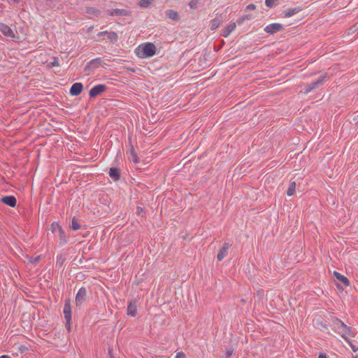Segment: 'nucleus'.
<instances>
[{"instance_id": "obj_1", "label": "nucleus", "mask_w": 358, "mask_h": 358, "mask_svg": "<svg viewBox=\"0 0 358 358\" xmlns=\"http://www.w3.org/2000/svg\"><path fill=\"white\" fill-rule=\"evenodd\" d=\"M333 329L343 339L348 343H350V338L354 337L350 327L346 325L343 321L339 319H334L332 322Z\"/></svg>"}, {"instance_id": "obj_2", "label": "nucleus", "mask_w": 358, "mask_h": 358, "mask_svg": "<svg viewBox=\"0 0 358 358\" xmlns=\"http://www.w3.org/2000/svg\"><path fill=\"white\" fill-rule=\"evenodd\" d=\"M157 51L156 46L150 42L140 44L135 50V53L138 57L145 59L151 57L155 55Z\"/></svg>"}, {"instance_id": "obj_3", "label": "nucleus", "mask_w": 358, "mask_h": 358, "mask_svg": "<svg viewBox=\"0 0 358 358\" xmlns=\"http://www.w3.org/2000/svg\"><path fill=\"white\" fill-rule=\"evenodd\" d=\"M63 313L66 324L70 327V323L71 321V306L70 299H66L64 303Z\"/></svg>"}, {"instance_id": "obj_4", "label": "nucleus", "mask_w": 358, "mask_h": 358, "mask_svg": "<svg viewBox=\"0 0 358 358\" xmlns=\"http://www.w3.org/2000/svg\"><path fill=\"white\" fill-rule=\"evenodd\" d=\"M51 230L55 235L59 236L60 240L63 244L66 243V241L65 238V236L64 235V231L62 227L56 222H54L51 224Z\"/></svg>"}, {"instance_id": "obj_5", "label": "nucleus", "mask_w": 358, "mask_h": 358, "mask_svg": "<svg viewBox=\"0 0 358 358\" xmlns=\"http://www.w3.org/2000/svg\"><path fill=\"white\" fill-rule=\"evenodd\" d=\"M106 85L100 84L93 87L90 91V97H96L106 90Z\"/></svg>"}, {"instance_id": "obj_6", "label": "nucleus", "mask_w": 358, "mask_h": 358, "mask_svg": "<svg viewBox=\"0 0 358 358\" xmlns=\"http://www.w3.org/2000/svg\"><path fill=\"white\" fill-rule=\"evenodd\" d=\"M283 28L282 25L280 23H273V24H270L268 25H267L265 28H264V31L266 32V33H268V34H274V33H276L280 30H282Z\"/></svg>"}, {"instance_id": "obj_7", "label": "nucleus", "mask_w": 358, "mask_h": 358, "mask_svg": "<svg viewBox=\"0 0 358 358\" xmlns=\"http://www.w3.org/2000/svg\"><path fill=\"white\" fill-rule=\"evenodd\" d=\"M138 305V303L136 300L129 301L127 306V315L131 317L136 316Z\"/></svg>"}, {"instance_id": "obj_8", "label": "nucleus", "mask_w": 358, "mask_h": 358, "mask_svg": "<svg viewBox=\"0 0 358 358\" xmlns=\"http://www.w3.org/2000/svg\"><path fill=\"white\" fill-rule=\"evenodd\" d=\"M86 299V290L85 288H80L76 296V303L77 306H81Z\"/></svg>"}, {"instance_id": "obj_9", "label": "nucleus", "mask_w": 358, "mask_h": 358, "mask_svg": "<svg viewBox=\"0 0 358 358\" xmlns=\"http://www.w3.org/2000/svg\"><path fill=\"white\" fill-rule=\"evenodd\" d=\"M0 31L6 36L10 38H15V35L13 29L3 23H0Z\"/></svg>"}, {"instance_id": "obj_10", "label": "nucleus", "mask_w": 358, "mask_h": 358, "mask_svg": "<svg viewBox=\"0 0 358 358\" xmlns=\"http://www.w3.org/2000/svg\"><path fill=\"white\" fill-rule=\"evenodd\" d=\"M83 88V86L82 83H74L70 89V94L73 96H78L82 92Z\"/></svg>"}, {"instance_id": "obj_11", "label": "nucleus", "mask_w": 358, "mask_h": 358, "mask_svg": "<svg viewBox=\"0 0 358 358\" xmlns=\"http://www.w3.org/2000/svg\"><path fill=\"white\" fill-rule=\"evenodd\" d=\"M98 36H106L107 38L113 43H115V41H117V40L118 38L117 34L113 31H111V32H108L107 31H101L98 34Z\"/></svg>"}, {"instance_id": "obj_12", "label": "nucleus", "mask_w": 358, "mask_h": 358, "mask_svg": "<svg viewBox=\"0 0 358 358\" xmlns=\"http://www.w3.org/2000/svg\"><path fill=\"white\" fill-rule=\"evenodd\" d=\"M1 201L3 203H5L10 207H15L16 206V203H17V200H16L15 197L13 196H3L1 199Z\"/></svg>"}, {"instance_id": "obj_13", "label": "nucleus", "mask_w": 358, "mask_h": 358, "mask_svg": "<svg viewBox=\"0 0 358 358\" xmlns=\"http://www.w3.org/2000/svg\"><path fill=\"white\" fill-rule=\"evenodd\" d=\"M230 248V245L229 243H225L224 246L220 249L219 253L217 254V259L218 261H222L227 254V251Z\"/></svg>"}, {"instance_id": "obj_14", "label": "nucleus", "mask_w": 358, "mask_h": 358, "mask_svg": "<svg viewBox=\"0 0 358 358\" xmlns=\"http://www.w3.org/2000/svg\"><path fill=\"white\" fill-rule=\"evenodd\" d=\"M324 78V77L320 78L317 81L313 82L310 85H308L306 90L304 92V94H308V92L318 87L319 85H320L323 82Z\"/></svg>"}, {"instance_id": "obj_15", "label": "nucleus", "mask_w": 358, "mask_h": 358, "mask_svg": "<svg viewBox=\"0 0 358 358\" xmlns=\"http://www.w3.org/2000/svg\"><path fill=\"white\" fill-rule=\"evenodd\" d=\"M236 24L235 22L230 23L223 30L222 36L224 37H228L236 29Z\"/></svg>"}, {"instance_id": "obj_16", "label": "nucleus", "mask_w": 358, "mask_h": 358, "mask_svg": "<svg viewBox=\"0 0 358 358\" xmlns=\"http://www.w3.org/2000/svg\"><path fill=\"white\" fill-rule=\"evenodd\" d=\"M334 275L336 278V279H338L339 281L343 283L345 286L349 285V280L345 276H344L343 275L341 274L337 271H334Z\"/></svg>"}, {"instance_id": "obj_17", "label": "nucleus", "mask_w": 358, "mask_h": 358, "mask_svg": "<svg viewBox=\"0 0 358 358\" xmlns=\"http://www.w3.org/2000/svg\"><path fill=\"white\" fill-rule=\"evenodd\" d=\"M296 184L295 181H291L287 190V194L289 196H292L296 192Z\"/></svg>"}, {"instance_id": "obj_18", "label": "nucleus", "mask_w": 358, "mask_h": 358, "mask_svg": "<svg viewBox=\"0 0 358 358\" xmlns=\"http://www.w3.org/2000/svg\"><path fill=\"white\" fill-rule=\"evenodd\" d=\"M166 14L167 17L171 19V20H179L178 13L176 10H168L166 12Z\"/></svg>"}, {"instance_id": "obj_19", "label": "nucleus", "mask_w": 358, "mask_h": 358, "mask_svg": "<svg viewBox=\"0 0 358 358\" xmlns=\"http://www.w3.org/2000/svg\"><path fill=\"white\" fill-rule=\"evenodd\" d=\"M130 154V159L134 163L136 164L139 162V159L138 157L137 153L135 152L134 148L131 147L129 151Z\"/></svg>"}, {"instance_id": "obj_20", "label": "nucleus", "mask_w": 358, "mask_h": 358, "mask_svg": "<svg viewBox=\"0 0 358 358\" xmlns=\"http://www.w3.org/2000/svg\"><path fill=\"white\" fill-rule=\"evenodd\" d=\"M299 11V8H292V9L284 11L282 13V15H283V17H291V16L295 15Z\"/></svg>"}, {"instance_id": "obj_21", "label": "nucleus", "mask_w": 358, "mask_h": 358, "mask_svg": "<svg viewBox=\"0 0 358 358\" xmlns=\"http://www.w3.org/2000/svg\"><path fill=\"white\" fill-rule=\"evenodd\" d=\"M109 175L111 178H114L115 180H117L120 178L119 170L115 168H112L110 169Z\"/></svg>"}, {"instance_id": "obj_22", "label": "nucleus", "mask_w": 358, "mask_h": 358, "mask_svg": "<svg viewBox=\"0 0 358 358\" xmlns=\"http://www.w3.org/2000/svg\"><path fill=\"white\" fill-rule=\"evenodd\" d=\"M220 25V20L218 19H213L210 22V28L211 30L216 29Z\"/></svg>"}, {"instance_id": "obj_23", "label": "nucleus", "mask_w": 358, "mask_h": 358, "mask_svg": "<svg viewBox=\"0 0 358 358\" xmlns=\"http://www.w3.org/2000/svg\"><path fill=\"white\" fill-rule=\"evenodd\" d=\"M154 1L155 0H140L138 4L141 8H148Z\"/></svg>"}, {"instance_id": "obj_24", "label": "nucleus", "mask_w": 358, "mask_h": 358, "mask_svg": "<svg viewBox=\"0 0 358 358\" xmlns=\"http://www.w3.org/2000/svg\"><path fill=\"white\" fill-rule=\"evenodd\" d=\"M71 227L74 231L78 230L80 228V224L76 221L75 217L72 220Z\"/></svg>"}, {"instance_id": "obj_25", "label": "nucleus", "mask_w": 358, "mask_h": 358, "mask_svg": "<svg viewBox=\"0 0 358 358\" xmlns=\"http://www.w3.org/2000/svg\"><path fill=\"white\" fill-rule=\"evenodd\" d=\"M278 0H266L265 4L268 8H272L278 2Z\"/></svg>"}, {"instance_id": "obj_26", "label": "nucleus", "mask_w": 358, "mask_h": 358, "mask_svg": "<svg viewBox=\"0 0 358 358\" xmlns=\"http://www.w3.org/2000/svg\"><path fill=\"white\" fill-rule=\"evenodd\" d=\"M59 60L57 57H55L53 59V61L51 62V64L49 65V67H54V66H59Z\"/></svg>"}, {"instance_id": "obj_27", "label": "nucleus", "mask_w": 358, "mask_h": 358, "mask_svg": "<svg viewBox=\"0 0 358 358\" xmlns=\"http://www.w3.org/2000/svg\"><path fill=\"white\" fill-rule=\"evenodd\" d=\"M198 1L197 0H192L189 3V6L191 8L195 9L197 8Z\"/></svg>"}, {"instance_id": "obj_28", "label": "nucleus", "mask_w": 358, "mask_h": 358, "mask_svg": "<svg viewBox=\"0 0 358 358\" xmlns=\"http://www.w3.org/2000/svg\"><path fill=\"white\" fill-rule=\"evenodd\" d=\"M136 213H137L138 215L142 216V217L144 216V215H145L144 210L141 207H138L137 208Z\"/></svg>"}, {"instance_id": "obj_29", "label": "nucleus", "mask_w": 358, "mask_h": 358, "mask_svg": "<svg viewBox=\"0 0 358 358\" xmlns=\"http://www.w3.org/2000/svg\"><path fill=\"white\" fill-rule=\"evenodd\" d=\"M234 352V350L232 348H228L226 350V358L230 357Z\"/></svg>"}, {"instance_id": "obj_30", "label": "nucleus", "mask_w": 358, "mask_h": 358, "mask_svg": "<svg viewBox=\"0 0 358 358\" xmlns=\"http://www.w3.org/2000/svg\"><path fill=\"white\" fill-rule=\"evenodd\" d=\"M175 358H186L185 354L180 351L176 353Z\"/></svg>"}, {"instance_id": "obj_31", "label": "nucleus", "mask_w": 358, "mask_h": 358, "mask_svg": "<svg viewBox=\"0 0 358 358\" xmlns=\"http://www.w3.org/2000/svg\"><path fill=\"white\" fill-rule=\"evenodd\" d=\"M246 8L247 10H255L256 6L255 4L250 3L247 6Z\"/></svg>"}, {"instance_id": "obj_32", "label": "nucleus", "mask_w": 358, "mask_h": 358, "mask_svg": "<svg viewBox=\"0 0 358 358\" xmlns=\"http://www.w3.org/2000/svg\"><path fill=\"white\" fill-rule=\"evenodd\" d=\"M125 13V10H115V15H122V14H124Z\"/></svg>"}, {"instance_id": "obj_33", "label": "nucleus", "mask_w": 358, "mask_h": 358, "mask_svg": "<svg viewBox=\"0 0 358 358\" xmlns=\"http://www.w3.org/2000/svg\"><path fill=\"white\" fill-rule=\"evenodd\" d=\"M318 358H327V355L325 353H320Z\"/></svg>"}, {"instance_id": "obj_34", "label": "nucleus", "mask_w": 358, "mask_h": 358, "mask_svg": "<svg viewBox=\"0 0 358 358\" xmlns=\"http://www.w3.org/2000/svg\"><path fill=\"white\" fill-rule=\"evenodd\" d=\"M348 343L350 345V346H351V348H352V350H353L354 352H356V351L357 350V348H356L354 345H352V343H351V342H350V343Z\"/></svg>"}, {"instance_id": "obj_35", "label": "nucleus", "mask_w": 358, "mask_h": 358, "mask_svg": "<svg viewBox=\"0 0 358 358\" xmlns=\"http://www.w3.org/2000/svg\"><path fill=\"white\" fill-rule=\"evenodd\" d=\"M353 121L355 122H358V115H355L354 117H353Z\"/></svg>"}, {"instance_id": "obj_36", "label": "nucleus", "mask_w": 358, "mask_h": 358, "mask_svg": "<svg viewBox=\"0 0 358 358\" xmlns=\"http://www.w3.org/2000/svg\"><path fill=\"white\" fill-rule=\"evenodd\" d=\"M0 358H10V357L8 355H2L0 357Z\"/></svg>"}, {"instance_id": "obj_37", "label": "nucleus", "mask_w": 358, "mask_h": 358, "mask_svg": "<svg viewBox=\"0 0 358 358\" xmlns=\"http://www.w3.org/2000/svg\"><path fill=\"white\" fill-rule=\"evenodd\" d=\"M38 260V258H36V259H34V262H33V263H35V262H36Z\"/></svg>"}, {"instance_id": "obj_38", "label": "nucleus", "mask_w": 358, "mask_h": 358, "mask_svg": "<svg viewBox=\"0 0 358 358\" xmlns=\"http://www.w3.org/2000/svg\"><path fill=\"white\" fill-rule=\"evenodd\" d=\"M15 3H18L20 0H13Z\"/></svg>"}, {"instance_id": "obj_39", "label": "nucleus", "mask_w": 358, "mask_h": 358, "mask_svg": "<svg viewBox=\"0 0 358 358\" xmlns=\"http://www.w3.org/2000/svg\"><path fill=\"white\" fill-rule=\"evenodd\" d=\"M355 358H357V357H355Z\"/></svg>"}]
</instances>
